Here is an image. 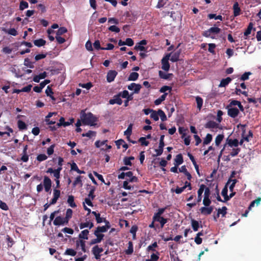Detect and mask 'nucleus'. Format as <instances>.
<instances>
[{"mask_svg":"<svg viewBox=\"0 0 261 261\" xmlns=\"http://www.w3.org/2000/svg\"><path fill=\"white\" fill-rule=\"evenodd\" d=\"M81 119L84 125L90 126L96 125L97 118L91 112L86 113L84 110L81 112Z\"/></svg>","mask_w":261,"mask_h":261,"instance_id":"1","label":"nucleus"},{"mask_svg":"<svg viewBox=\"0 0 261 261\" xmlns=\"http://www.w3.org/2000/svg\"><path fill=\"white\" fill-rule=\"evenodd\" d=\"M247 126L246 124H239L238 125V127H241L242 129V138L244 139V141L249 142L250 139L253 137V133L251 130H249L248 132V134L247 135H246V129L245 128Z\"/></svg>","mask_w":261,"mask_h":261,"instance_id":"2","label":"nucleus"},{"mask_svg":"<svg viewBox=\"0 0 261 261\" xmlns=\"http://www.w3.org/2000/svg\"><path fill=\"white\" fill-rule=\"evenodd\" d=\"M170 54L167 55L165 57H164L161 61L162 62V68L164 70L167 71L169 70L170 68V64L169 63L168 60L169 59Z\"/></svg>","mask_w":261,"mask_h":261,"instance_id":"3","label":"nucleus"},{"mask_svg":"<svg viewBox=\"0 0 261 261\" xmlns=\"http://www.w3.org/2000/svg\"><path fill=\"white\" fill-rule=\"evenodd\" d=\"M227 114L231 118H234L237 117L239 114V110L237 108L227 107Z\"/></svg>","mask_w":261,"mask_h":261,"instance_id":"4","label":"nucleus"},{"mask_svg":"<svg viewBox=\"0 0 261 261\" xmlns=\"http://www.w3.org/2000/svg\"><path fill=\"white\" fill-rule=\"evenodd\" d=\"M152 219L153 221L160 223L161 228H163L165 224L168 222V219L165 218L162 216H153Z\"/></svg>","mask_w":261,"mask_h":261,"instance_id":"5","label":"nucleus"},{"mask_svg":"<svg viewBox=\"0 0 261 261\" xmlns=\"http://www.w3.org/2000/svg\"><path fill=\"white\" fill-rule=\"evenodd\" d=\"M53 224L55 226L64 225L68 224V221L64 219V217L57 216L53 221Z\"/></svg>","mask_w":261,"mask_h":261,"instance_id":"6","label":"nucleus"},{"mask_svg":"<svg viewBox=\"0 0 261 261\" xmlns=\"http://www.w3.org/2000/svg\"><path fill=\"white\" fill-rule=\"evenodd\" d=\"M117 72L116 70H110L107 75V81L111 83L114 81L115 78L117 75Z\"/></svg>","mask_w":261,"mask_h":261,"instance_id":"7","label":"nucleus"},{"mask_svg":"<svg viewBox=\"0 0 261 261\" xmlns=\"http://www.w3.org/2000/svg\"><path fill=\"white\" fill-rule=\"evenodd\" d=\"M110 105L117 104L121 105L122 103V100L120 98V95L119 94L114 95L113 99H111L109 101Z\"/></svg>","mask_w":261,"mask_h":261,"instance_id":"8","label":"nucleus"},{"mask_svg":"<svg viewBox=\"0 0 261 261\" xmlns=\"http://www.w3.org/2000/svg\"><path fill=\"white\" fill-rule=\"evenodd\" d=\"M60 191L59 190H58V189H54V191H53V195H54V197L53 198V199L51 200V201H50V204H55L58 199H59V198L60 197Z\"/></svg>","mask_w":261,"mask_h":261,"instance_id":"9","label":"nucleus"},{"mask_svg":"<svg viewBox=\"0 0 261 261\" xmlns=\"http://www.w3.org/2000/svg\"><path fill=\"white\" fill-rule=\"evenodd\" d=\"M213 211V207H201L200 208V211L201 213L204 215H210Z\"/></svg>","mask_w":261,"mask_h":261,"instance_id":"10","label":"nucleus"},{"mask_svg":"<svg viewBox=\"0 0 261 261\" xmlns=\"http://www.w3.org/2000/svg\"><path fill=\"white\" fill-rule=\"evenodd\" d=\"M233 16L237 17L241 14V10L239 7V3L235 2L233 5Z\"/></svg>","mask_w":261,"mask_h":261,"instance_id":"11","label":"nucleus"},{"mask_svg":"<svg viewBox=\"0 0 261 261\" xmlns=\"http://www.w3.org/2000/svg\"><path fill=\"white\" fill-rule=\"evenodd\" d=\"M75 244L77 248L80 246L84 252H86L85 241L84 240L79 239L76 241Z\"/></svg>","mask_w":261,"mask_h":261,"instance_id":"12","label":"nucleus"},{"mask_svg":"<svg viewBox=\"0 0 261 261\" xmlns=\"http://www.w3.org/2000/svg\"><path fill=\"white\" fill-rule=\"evenodd\" d=\"M227 144L230 147H237L239 145V141L237 139H227Z\"/></svg>","mask_w":261,"mask_h":261,"instance_id":"13","label":"nucleus"},{"mask_svg":"<svg viewBox=\"0 0 261 261\" xmlns=\"http://www.w3.org/2000/svg\"><path fill=\"white\" fill-rule=\"evenodd\" d=\"M89 231L88 229L82 230L79 234V238L81 240H88Z\"/></svg>","mask_w":261,"mask_h":261,"instance_id":"14","label":"nucleus"},{"mask_svg":"<svg viewBox=\"0 0 261 261\" xmlns=\"http://www.w3.org/2000/svg\"><path fill=\"white\" fill-rule=\"evenodd\" d=\"M205 188V186L203 184H201L200 186V188L198 190V197H197V202H199L202 200V194L204 191V189Z\"/></svg>","mask_w":261,"mask_h":261,"instance_id":"15","label":"nucleus"},{"mask_svg":"<svg viewBox=\"0 0 261 261\" xmlns=\"http://www.w3.org/2000/svg\"><path fill=\"white\" fill-rule=\"evenodd\" d=\"M159 75L160 78L164 80L170 79L173 76V74L172 73H166L161 70L159 71Z\"/></svg>","mask_w":261,"mask_h":261,"instance_id":"16","label":"nucleus"},{"mask_svg":"<svg viewBox=\"0 0 261 261\" xmlns=\"http://www.w3.org/2000/svg\"><path fill=\"white\" fill-rule=\"evenodd\" d=\"M184 162L183 157L181 153L176 155L174 159V165L178 166L181 165Z\"/></svg>","mask_w":261,"mask_h":261,"instance_id":"17","label":"nucleus"},{"mask_svg":"<svg viewBox=\"0 0 261 261\" xmlns=\"http://www.w3.org/2000/svg\"><path fill=\"white\" fill-rule=\"evenodd\" d=\"M232 81V79L230 77H227L225 79H223L219 85V87H225L228 85Z\"/></svg>","mask_w":261,"mask_h":261,"instance_id":"18","label":"nucleus"},{"mask_svg":"<svg viewBox=\"0 0 261 261\" xmlns=\"http://www.w3.org/2000/svg\"><path fill=\"white\" fill-rule=\"evenodd\" d=\"M168 95V93H165L161 95L159 98L155 100L154 103L156 106L160 105L163 101H164Z\"/></svg>","mask_w":261,"mask_h":261,"instance_id":"19","label":"nucleus"},{"mask_svg":"<svg viewBox=\"0 0 261 261\" xmlns=\"http://www.w3.org/2000/svg\"><path fill=\"white\" fill-rule=\"evenodd\" d=\"M87 187H89L90 188V191L88 194V198L91 199V200H93L95 197V195L94 194L95 188L93 186H92L90 185H87Z\"/></svg>","mask_w":261,"mask_h":261,"instance_id":"20","label":"nucleus"},{"mask_svg":"<svg viewBox=\"0 0 261 261\" xmlns=\"http://www.w3.org/2000/svg\"><path fill=\"white\" fill-rule=\"evenodd\" d=\"M205 127L208 128H218V124L214 121H209L205 124Z\"/></svg>","mask_w":261,"mask_h":261,"instance_id":"21","label":"nucleus"},{"mask_svg":"<svg viewBox=\"0 0 261 261\" xmlns=\"http://www.w3.org/2000/svg\"><path fill=\"white\" fill-rule=\"evenodd\" d=\"M92 214H93L95 217V219L97 223H100L103 222V219L105 218H101L100 217V214L99 213H97L95 211L92 212Z\"/></svg>","mask_w":261,"mask_h":261,"instance_id":"22","label":"nucleus"},{"mask_svg":"<svg viewBox=\"0 0 261 261\" xmlns=\"http://www.w3.org/2000/svg\"><path fill=\"white\" fill-rule=\"evenodd\" d=\"M195 99L197 104V108L200 111L203 105V99L201 97L197 96L195 97Z\"/></svg>","mask_w":261,"mask_h":261,"instance_id":"23","label":"nucleus"},{"mask_svg":"<svg viewBox=\"0 0 261 261\" xmlns=\"http://www.w3.org/2000/svg\"><path fill=\"white\" fill-rule=\"evenodd\" d=\"M134 252L133 244L132 241H129L128 243L127 249L125 251V253L127 255H130Z\"/></svg>","mask_w":261,"mask_h":261,"instance_id":"24","label":"nucleus"},{"mask_svg":"<svg viewBox=\"0 0 261 261\" xmlns=\"http://www.w3.org/2000/svg\"><path fill=\"white\" fill-rule=\"evenodd\" d=\"M74 198L73 196L69 195L67 199V203H68L69 205L72 208L76 207V204L74 201Z\"/></svg>","mask_w":261,"mask_h":261,"instance_id":"25","label":"nucleus"},{"mask_svg":"<svg viewBox=\"0 0 261 261\" xmlns=\"http://www.w3.org/2000/svg\"><path fill=\"white\" fill-rule=\"evenodd\" d=\"M72 214H73L72 210L70 208H68L66 212L65 217H64V219H65V220H66L67 221H68V223H69V220L70 219V218H72Z\"/></svg>","mask_w":261,"mask_h":261,"instance_id":"26","label":"nucleus"},{"mask_svg":"<svg viewBox=\"0 0 261 261\" xmlns=\"http://www.w3.org/2000/svg\"><path fill=\"white\" fill-rule=\"evenodd\" d=\"M46 43V41L43 39H39L34 41L35 45L38 47H41L44 45Z\"/></svg>","mask_w":261,"mask_h":261,"instance_id":"27","label":"nucleus"},{"mask_svg":"<svg viewBox=\"0 0 261 261\" xmlns=\"http://www.w3.org/2000/svg\"><path fill=\"white\" fill-rule=\"evenodd\" d=\"M18 127L19 130H22L27 129V125L22 120H19L17 122Z\"/></svg>","mask_w":261,"mask_h":261,"instance_id":"28","label":"nucleus"},{"mask_svg":"<svg viewBox=\"0 0 261 261\" xmlns=\"http://www.w3.org/2000/svg\"><path fill=\"white\" fill-rule=\"evenodd\" d=\"M103 251V248L98 245L94 246L92 249V254H100Z\"/></svg>","mask_w":261,"mask_h":261,"instance_id":"29","label":"nucleus"},{"mask_svg":"<svg viewBox=\"0 0 261 261\" xmlns=\"http://www.w3.org/2000/svg\"><path fill=\"white\" fill-rule=\"evenodd\" d=\"M43 186L44 188L51 187V180L48 176H45L44 177Z\"/></svg>","mask_w":261,"mask_h":261,"instance_id":"30","label":"nucleus"},{"mask_svg":"<svg viewBox=\"0 0 261 261\" xmlns=\"http://www.w3.org/2000/svg\"><path fill=\"white\" fill-rule=\"evenodd\" d=\"M46 172L48 173H53L54 176L56 178V179H59L60 177V173L55 171L52 168H49Z\"/></svg>","mask_w":261,"mask_h":261,"instance_id":"31","label":"nucleus"},{"mask_svg":"<svg viewBox=\"0 0 261 261\" xmlns=\"http://www.w3.org/2000/svg\"><path fill=\"white\" fill-rule=\"evenodd\" d=\"M139 77V74L137 72H133L130 73L128 77V81H136Z\"/></svg>","mask_w":261,"mask_h":261,"instance_id":"32","label":"nucleus"},{"mask_svg":"<svg viewBox=\"0 0 261 261\" xmlns=\"http://www.w3.org/2000/svg\"><path fill=\"white\" fill-rule=\"evenodd\" d=\"M179 56H180L179 51L175 52L171 56V57L170 58V61L173 62H177L179 60Z\"/></svg>","mask_w":261,"mask_h":261,"instance_id":"33","label":"nucleus"},{"mask_svg":"<svg viewBox=\"0 0 261 261\" xmlns=\"http://www.w3.org/2000/svg\"><path fill=\"white\" fill-rule=\"evenodd\" d=\"M191 225L194 231H196L198 230V228L199 227V222L197 221L194 219H192L191 220Z\"/></svg>","mask_w":261,"mask_h":261,"instance_id":"34","label":"nucleus"},{"mask_svg":"<svg viewBox=\"0 0 261 261\" xmlns=\"http://www.w3.org/2000/svg\"><path fill=\"white\" fill-rule=\"evenodd\" d=\"M212 138H213L212 135L210 134H207L203 140V145H207L209 143H210V142L212 140Z\"/></svg>","mask_w":261,"mask_h":261,"instance_id":"35","label":"nucleus"},{"mask_svg":"<svg viewBox=\"0 0 261 261\" xmlns=\"http://www.w3.org/2000/svg\"><path fill=\"white\" fill-rule=\"evenodd\" d=\"M227 207L226 206H223L222 208H219L218 210L217 217H219L220 214H222V216L224 217L227 213Z\"/></svg>","mask_w":261,"mask_h":261,"instance_id":"36","label":"nucleus"},{"mask_svg":"<svg viewBox=\"0 0 261 261\" xmlns=\"http://www.w3.org/2000/svg\"><path fill=\"white\" fill-rule=\"evenodd\" d=\"M224 135L223 134H219L218 135L216 139H215V144L217 146H219L223 139H224Z\"/></svg>","mask_w":261,"mask_h":261,"instance_id":"37","label":"nucleus"},{"mask_svg":"<svg viewBox=\"0 0 261 261\" xmlns=\"http://www.w3.org/2000/svg\"><path fill=\"white\" fill-rule=\"evenodd\" d=\"M64 254L74 256L76 254V252L73 249L68 248L66 250Z\"/></svg>","mask_w":261,"mask_h":261,"instance_id":"38","label":"nucleus"},{"mask_svg":"<svg viewBox=\"0 0 261 261\" xmlns=\"http://www.w3.org/2000/svg\"><path fill=\"white\" fill-rule=\"evenodd\" d=\"M159 253L156 252V254L153 253L150 256V259H146L145 261H158L159 258Z\"/></svg>","mask_w":261,"mask_h":261,"instance_id":"39","label":"nucleus"},{"mask_svg":"<svg viewBox=\"0 0 261 261\" xmlns=\"http://www.w3.org/2000/svg\"><path fill=\"white\" fill-rule=\"evenodd\" d=\"M138 141L141 143L142 146H147L149 144V141L146 140V137H142L140 138Z\"/></svg>","mask_w":261,"mask_h":261,"instance_id":"40","label":"nucleus"},{"mask_svg":"<svg viewBox=\"0 0 261 261\" xmlns=\"http://www.w3.org/2000/svg\"><path fill=\"white\" fill-rule=\"evenodd\" d=\"M169 91V92H170L172 91V87L168 86H164L162 87L159 90V91L161 93H164V94L165 93H167L166 91Z\"/></svg>","mask_w":261,"mask_h":261,"instance_id":"41","label":"nucleus"},{"mask_svg":"<svg viewBox=\"0 0 261 261\" xmlns=\"http://www.w3.org/2000/svg\"><path fill=\"white\" fill-rule=\"evenodd\" d=\"M159 116L160 117L162 121H165L167 120V117L165 113L161 109L158 110Z\"/></svg>","mask_w":261,"mask_h":261,"instance_id":"42","label":"nucleus"},{"mask_svg":"<svg viewBox=\"0 0 261 261\" xmlns=\"http://www.w3.org/2000/svg\"><path fill=\"white\" fill-rule=\"evenodd\" d=\"M253 29V23L252 22H250L247 29L244 32V35L247 36L249 34H251V30Z\"/></svg>","mask_w":261,"mask_h":261,"instance_id":"43","label":"nucleus"},{"mask_svg":"<svg viewBox=\"0 0 261 261\" xmlns=\"http://www.w3.org/2000/svg\"><path fill=\"white\" fill-rule=\"evenodd\" d=\"M79 86L82 88H86L87 90H89L93 86V85L92 83L88 82L87 83H80L79 84Z\"/></svg>","mask_w":261,"mask_h":261,"instance_id":"44","label":"nucleus"},{"mask_svg":"<svg viewBox=\"0 0 261 261\" xmlns=\"http://www.w3.org/2000/svg\"><path fill=\"white\" fill-rule=\"evenodd\" d=\"M252 74L251 72H245L240 78L241 81H244L249 79V76Z\"/></svg>","mask_w":261,"mask_h":261,"instance_id":"45","label":"nucleus"},{"mask_svg":"<svg viewBox=\"0 0 261 261\" xmlns=\"http://www.w3.org/2000/svg\"><path fill=\"white\" fill-rule=\"evenodd\" d=\"M132 124H130L126 130L124 132V135L126 136L127 138H129L132 133Z\"/></svg>","mask_w":261,"mask_h":261,"instance_id":"46","label":"nucleus"},{"mask_svg":"<svg viewBox=\"0 0 261 261\" xmlns=\"http://www.w3.org/2000/svg\"><path fill=\"white\" fill-rule=\"evenodd\" d=\"M106 231H107V229L104 226H99L97 227H96V229L94 230V232H96V233H97L106 232Z\"/></svg>","mask_w":261,"mask_h":261,"instance_id":"47","label":"nucleus"},{"mask_svg":"<svg viewBox=\"0 0 261 261\" xmlns=\"http://www.w3.org/2000/svg\"><path fill=\"white\" fill-rule=\"evenodd\" d=\"M29 7V4L27 2L22 1L20 2L19 4V10H23L25 9H27Z\"/></svg>","mask_w":261,"mask_h":261,"instance_id":"48","label":"nucleus"},{"mask_svg":"<svg viewBox=\"0 0 261 261\" xmlns=\"http://www.w3.org/2000/svg\"><path fill=\"white\" fill-rule=\"evenodd\" d=\"M96 132L92 130H89L86 133H83L82 134V137H87L89 138H91L92 136H96Z\"/></svg>","mask_w":261,"mask_h":261,"instance_id":"49","label":"nucleus"},{"mask_svg":"<svg viewBox=\"0 0 261 261\" xmlns=\"http://www.w3.org/2000/svg\"><path fill=\"white\" fill-rule=\"evenodd\" d=\"M241 149L240 148H233L232 151L230 152V155L232 157L237 156L240 152Z\"/></svg>","mask_w":261,"mask_h":261,"instance_id":"50","label":"nucleus"},{"mask_svg":"<svg viewBox=\"0 0 261 261\" xmlns=\"http://www.w3.org/2000/svg\"><path fill=\"white\" fill-rule=\"evenodd\" d=\"M82 176L80 175L76 177L75 180L73 182V187H75L78 184H81V186H82Z\"/></svg>","mask_w":261,"mask_h":261,"instance_id":"51","label":"nucleus"},{"mask_svg":"<svg viewBox=\"0 0 261 261\" xmlns=\"http://www.w3.org/2000/svg\"><path fill=\"white\" fill-rule=\"evenodd\" d=\"M67 32V29L65 27H60L57 32V35L60 36Z\"/></svg>","mask_w":261,"mask_h":261,"instance_id":"52","label":"nucleus"},{"mask_svg":"<svg viewBox=\"0 0 261 261\" xmlns=\"http://www.w3.org/2000/svg\"><path fill=\"white\" fill-rule=\"evenodd\" d=\"M208 17L210 19L214 18L215 19H219L220 20H222V19H223V17L221 15H216V14H210L208 15Z\"/></svg>","mask_w":261,"mask_h":261,"instance_id":"53","label":"nucleus"},{"mask_svg":"<svg viewBox=\"0 0 261 261\" xmlns=\"http://www.w3.org/2000/svg\"><path fill=\"white\" fill-rule=\"evenodd\" d=\"M24 65L30 68H33L34 67L33 63L31 62L28 58H25L24 59Z\"/></svg>","mask_w":261,"mask_h":261,"instance_id":"54","label":"nucleus"},{"mask_svg":"<svg viewBox=\"0 0 261 261\" xmlns=\"http://www.w3.org/2000/svg\"><path fill=\"white\" fill-rule=\"evenodd\" d=\"M134 49L136 50H140L142 51H146V48L144 46L140 45L139 44H138V43L136 44L135 46L134 47Z\"/></svg>","mask_w":261,"mask_h":261,"instance_id":"55","label":"nucleus"},{"mask_svg":"<svg viewBox=\"0 0 261 261\" xmlns=\"http://www.w3.org/2000/svg\"><path fill=\"white\" fill-rule=\"evenodd\" d=\"M6 240L7 242V245L8 247H11L14 243V241L13 239L11 238L9 236L7 235L6 237Z\"/></svg>","mask_w":261,"mask_h":261,"instance_id":"56","label":"nucleus"},{"mask_svg":"<svg viewBox=\"0 0 261 261\" xmlns=\"http://www.w3.org/2000/svg\"><path fill=\"white\" fill-rule=\"evenodd\" d=\"M260 201H261V198L260 197H258L257 199H256L255 200H253V201H252L251 202L248 208L249 210L251 209V208L252 207H253L254 206L255 204H256L257 205H258L260 203Z\"/></svg>","mask_w":261,"mask_h":261,"instance_id":"57","label":"nucleus"},{"mask_svg":"<svg viewBox=\"0 0 261 261\" xmlns=\"http://www.w3.org/2000/svg\"><path fill=\"white\" fill-rule=\"evenodd\" d=\"M150 117L152 118L154 121L159 120V114L158 111H155L153 110V111L151 113Z\"/></svg>","mask_w":261,"mask_h":261,"instance_id":"58","label":"nucleus"},{"mask_svg":"<svg viewBox=\"0 0 261 261\" xmlns=\"http://www.w3.org/2000/svg\"><path fill=\"white\" fill-rule=\"evenodd\" d=\"M93 46L94 48L96 50H102V48H103L102 47H101L100 41L98 40L95 41V42L93 43Z\"/></svg>","mask_w":261,"mask_h":261,"instance_id":"59","label":"nucleus"},{"mask_svg":"<svg viewBox=\"0 0 261 261\" xmlns=\"http://www.w3.org/2000/svg\"><path fill=\"white\" fill-rule=\"evenodd\" d=\"M47 159V156L45 154H40L37 156V160L39 162H42Z\"/></svg>","mask_w":261,"mask_h":261,"instance_id":"60","label":"nucleus"},{"mask_svg":"<svg viewBox=\"0 0 261 261\" xmlns=\"http://www.w3.org/2000/svg\"><path fill=\"white\" fill-rule=\"evenodd\" d=\"M211 33L218 34L220 32L221 29L218 27H211L209 29Z\"/></svg>","mask_w":261,"mask_h":261,"instance_id":"61","label":"nucleus"},{"mask_svg":"<svg viewBox=\"0 0 261 261\" xmlns=\"http://www.w3.org/2000/svg\"><path fill=\"white\" fill-rule=\"evenodd\" d=\"M55 144H52L47 149V153L48 155H50L54 153Z\"/></svg>","mask_w":261,"mask_h":261,"instance_id":"62","label":"nucleus"},{"mask_svg":"<svg viewBox=\"0 0 261 261\" xmlns=\"http://www.w3.org/2000/svg\"><path fill=\"white\" fill-rule=\"evenodd\" d=\"M166 210V207L160 208L158 209V212L154 214L153 216H162V215L165 212Z\"/></svg>","mask_w":261,"mask_h":261,"instance_id":"63","label":"nucleus"},{"mask_svg":"<svg viewBox=\"0 0 261 261\" xmlns=\"http://www.w3.org/2000/svg\"><path fill=\"white\" fill-rule=\"evenodd\" d=\"M216 45L214 43H210L208 44V51L212 54L215 53L214 49L215 48Z\"/></svg>","mask_w":261,"mask_h":261,"instance_id":"64","label":"nucleus"}]
</instances>
